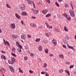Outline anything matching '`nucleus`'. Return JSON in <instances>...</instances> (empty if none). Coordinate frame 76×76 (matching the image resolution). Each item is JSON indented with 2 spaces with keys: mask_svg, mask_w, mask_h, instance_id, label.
Here are the masks:
<instances>
[{
  "mask_svg": "<svg viewBox=\"0 0 76 76\" xmlns=\"http://www.w3.org/2000/svg\"><path fill=\"white\" fill-rule=\"evenodd\" d=\"M69 13L70 16H71L72 17H74L75 16V12H74V11L72 10V9L69 10Z\"/></svg>",
  "mask_w": 76,
  "mask_h": 76,
  "instance_id": "nucleus-1",
  "label": "nucleus"
},
{
  "mask_svg": "<svg viewBox=\"0 0 76 76\" xmlns=\"http://www.w3.org/2000/svg\"><path fill=\"white\" fill-rule=\"evenodd\" d=\"M45 23L46 26V27H47V28L48 29H51L53 28V26H50L49 25L48 23L47 22H45Z\"/></svg>",
  "mask_w": 76,
  "mask_h": 76,
  "instance_id": "nucleus-2",
  "label": "nucleus"
},
{
  "mask_svg": "<svg viewBox=\"0 0 76 76\" xmlns=\"http://www.w3.org/2000/svg\"><path fill=\"white\" fill-rule=\"evenodd\" d=\"M20 7L21 10H24L25 9V6L23 4H21L20 5Z\"/></svg>",
  "mask_w": 76,
  "mask_h": 76,
  "instance_id": "nucleus-3",
  "label": "nucleus"
},
{
  "mask_svg": "<svg viewBox=\"0 0 76 76\" xmlns=\"http://www.w3.org/2000/svg\"><path fill=\"white\" fill-rule=\"evenodd\" d=\"M9 68L11 72H13V73H14V72H15V70L14 69V68H13V67L11 66H9Z\"/></svg>",
  "mask_w": 76,
  "mask_h": 76,
  "instance_id": "nucleus-4",
  "label": "nucleus"
},
{
  "mask_svg": "<svg viewBox=\"0 0 76 76\" xmlns=\"http://www.w3.org/2000/svg\"><path fill=\"white\" fill-rule=\"evenodd\" d=\"M67 47H68V48H69V49H72V50L75 51V49H74L73 47L72 46H70L69 44H67Z\"/></svg>",
  "mask_w": 76,
  "mask_h": 76,
  "instance_id": "nucleus-5",
  "label": "nucleus"
},
{
  "mask_svg": "<svg viewBox=\"0 0 76 76\" xmlns=\"http://www.w3.org/2000/svg\"><path fill=\"white\" fill-rule=\"evenodd\" d=\"M21 38L23 39H25L26 38V35L25 34H22L21 35Z\"/></svg>",
  "mask_w": 76,
  "mask_h": 76,
  "instance_id": "nucleus-6",
  "label": "nucleus"
},
{
  "mask_svg": "<svg viewBox=\"0 0 76 76\" xmlns=\"http://www.w3.org/2000/svg\"><path fill=\"white\" fill-rule=\"evenodd\" d=\"M52 42L55 45H57V40L55 39H53Z\"/></svg>",
  "mask_w": 76,
  "mask_h": 76,
  "instance_id": "nucleus-7",
  "label": "nucleus"
},
{
  "mask_svg": "<svg viewBox=\"0 0 76 76\" xmlns=\"http://www.w3.org/2000/svg\"><path fill=\"white\" fill-rule=\"evenodd\" d=\"M3 41H4V43L5 44V45H6V44H7L8 46H10V44H9V42H7V41L6 42V43H5V41L4 39H3Z\"/></svg>",
  "mask_w": 76,
  "mask_h": 76,
  "instance_id": "nucleus-8",
  "label": "nucleus"
},
{
  "mask_svg": "<svg viewBox=\"0 0 76 76\" xmlns=\"http://www.w3.org/2000/svg\"><path fill=\"white\" fill-rule=\"evenodd\" d=\"M15 16L16 17V18H18V19H20V16L18 15V13H16L15 14Z\"/></svg>",
  "mask_w": 76,
  "mask_h": 76,
  "instance_id": "nucleus-9",
  "label": "nucleus"
},
{
  "mask_svg": "<svg viewBox=\"0 0 76 76\" xmlns=\"http://www.w3.org/2000/svg\"><path fill=\"white\" fill-rule=\"evenodd\" d=\"M30 26L32 28H35L36 27V25L33 23H31L30 24Z\"/></svg>",
  "mask_w": 76,
  "mask_h": 76,
  "instance_id": "nucleus-10",
  "label": "nucleus"
},
{
  "mask_svg": "<svg viewBox=\"0 0 76 76\" xmlns=\"http://www.w3.org/2000/svg\"><path fill=\"white\" fill-rule=\"evenodd\" d=\"M47 12H48V10L46 9L43 10L42 11V13H43V14L45 15L46 13H47Z\"/></svg>",
  "mask_w": 76,
  "mask_h": 76,
  "instance_id": "nucleus-11",
  "label": "nucleus"
},
{
  "mask_svg": "<svg viewBox=\"0 0 76 76\" xmlns=\"http://www.w3.org/2000/svg\"><path fill=\"white\" fill-rule=\"evenodd\" d=\"M11 27L12 29H15V24L14 23H12L11 24Z\"/></svg>",
  "mask_w": 76,
  "mask_h": 76,
  "instance_id": "nucleus-12",
  "label": "nucleus"
},
{
  "mask_svg": "<svg viewBox=\"0 0 76 76\" xmlns=\"http://www.w3.org/2000/svg\"><path fill=\"white\" fill-rule=\"evenodd\" d=\"M16 45L17 47H20V48H22V46L19 45L18 42H16Z\"/></svg>",
  "mask_w": 76,
  "mask_h": 76,
  "instance_id": "nucleus-13",
  "label": "nucleus"
},
{
  "mask_svg": "<svg viewBox=\"0 0 76 76\" xmlns=\"http://www.w3.org/2000/svg\"><path fill=\"white\" fill-rule=\"evenodd\" d=\"M59 57L63 59L64 58V55L63 54H60L59 55Z\"/></svg>",
  "mask_w": 76,
  "mask_h": 76,
  "instance_id": "nucleus-14",
  "label": "nucleus"
},
{
  "mask_svg": "<svg viewBox=\"0 0 76 76\" xmlns=\"http://www.w3.org/2000/svg\"><path fill=\"white\" fill-rule=\"evenodd\" d=\"M42 42L45 44H47L48 42V41L47 39H45L42 40Z\"/></svg>",
  "mask_w": 76,
  "mask_h": 76,
  "instance_id": "nucleus-15",
  "label": "nucleus"
},
{
  "mask_svg": "<svg viewBox=\"0 0 76 76\" xmlns=\"http://www.w3.org/2000/svg\"><path fill=\"white\" fill-rule=\"evenodd\" d=\"M38 49L39 51H41L42 50V46H39L38 48Z\"/></svg>",
  "mask_w": 76,
  "mask_h": 76,
  "instance_id": "nucleus-16",
  "label": "nucleus"
},
{
  "mask_svg": "<svg viewBox=\"0 0 76 76\" xmlns=\"http://www.w3.org/2000/svg\"><path fill=\"white\" fill-rule=\"evenodd\" d=\"M63 16H65L66 18H67L69 17L68 16H69V15H68L67 14L65 13H64V14H63Z\"/></svg>",
  "mask_w": 76,
  "mask_h": 76,
  "instance_id": "nucleus-17",
  "label": "nucleus"
},
{
  "mask_svg": "<svg viewBox=\"0 0 76 76\" xmlns=\"http://www.w3.org/2000/svg\"><path fill=\"white\" fill-rule=\"evenodd\" d=\"M32 1L31 0H28L27 1V2L28 4H30L32 3Z\"/></svg>",
  "mask_w": 76,
  "mask_h": 76,
  "instance_id": "nucleus-18",
  "label": "nucleus"
},
{
  "mask_svg": "<svg viewBox=\"0 0 76 76\" xmlns=\"http://www.w3.org/2000/svg\"><path fill=\"white\" fill-rule=\"evenodd\" d=\"M1 58L2 59H4V60H5V59L6 58V56L3 55H2L1 56Z\"/></svg>",
  "mask_w": 76,
  "mask_h": 76,
  "instance_id": "nucleus-19",
  "label": "nucleus"
},
{
  "mask_svg": "<svg viewBox=\"0 0 76 76\" xmlns=\"http://www.w3.org/2000/svg\"><path fill=\"white\" fill-rule=\"evenodd\" d=\"M21 48H22V47H21V48L20 47V48L17 49V50L18 52H21L22 51Z\"/></svg>",
  "mask_w": 76,
  "mask_h": 76,
  "instance_id": "nucleus-20",
  "label": "nucleus"
},
{
  "mask_svg": "<svg viewBox=\"0 0 76 76\" xmlns=\"http://www.w3.org/2000/svg\"><path fill=\"white\" fill-rule=\"evenodd\" d=\"M64 30L65 31H66V32H68V31H69V30H68V29L67 28L66 26H65L64 27Z\"/></svg>",
  "mask_w": 76,
  "mask_h": 76,
  "instance_id": "nucleus-21",
  "label": "nucleus"
},
{
  "mask_svg": "<svg viewBox=\"0 0 76 76\" xmlns=\"http://www.w3.org/2000/svg\"><path fill=\"white\" fill-rule=\"evenodd\" d=\"M21 14L22 15H23V16H26V13L25 12H21Z\"/></svg>",
  "mask_w": 76,
  "mask_h": 76,
  "instance_id": "nucleus-22",
  "label": "nucleus"
},
{
  "mask_svg": "<svg viewBox=\"0 0 76 76\" xmlns=\"http://www.w3.org/2000/svg\"><path fill=\"white\" fill-rule=\"evenodd\" d=\"M39 13V11L38 10H37L35 11H34V14H38Z\"/></svg>",
  "mask_w": 76,
  "mask_h": 76,
  "instance_id": "nucleus-23",
  "label": "nucleus"
},
{
  "mask_svg": "<svg viewBox=\"0 0 76 76\" xmlns=\"http://www.w3.org/2000/svg\"><path fill=\"white\" fill-rule=\"evenodd\" d=\"M18 70H19V72H20V73H23V72L22 71V70L21 69V68H18Z\"/></svg>",
  "mask_w": 76,
  "mask_h": 76,
  "instance_id": "nucleus-24",
  "label": "nucleus"
},
{
  "mask_svg": "<svg viewBox=\"0 0 76 76\" xmlns=\"http://www.w3.org/2000/svg\"><path fill=\"white\" fill-rule=\"evenodd\" d=\"M41 40V39L39 38H37L35 40V42H39V41H40V40Z\"/></svg>",
  "mask_w": 76,
  "mask_h": 76,
  "instance_id": "nucleus-25",
  "label": "nucleus"
},
{
  "mask_svg": "<svg viewBox=\"0 0 76 76\" xmlns=\"http://www.w3.org/2000/svg\"><path fill=\"white\" fill-rule=\"evenodd\" d=\"M65 72H66V73H67L68 75H70V72H69V71H68V70H65Z\"/></svg>",
  "mask_w": 76,
  "mask_h": 76,
  "instance_id": "nucleus-26",
  "label": "nucleus"
},
{
  "mask_svg": "<svg viewBox=\"0 0 76 76\" xmlns=\"http://www.w3.org/2000/svg\"><path fill=\"white\" fill-rule=\"evenodd\" d=\"M55 31L56 32H59V30H58V29L56 27H55Z\"/></svg>",
  "mask_w": 76,
  "mask_h": 76,
  "instance_id": "nucleus-27",
  "label": "nucleus"
},
{
  "mask_svg": "<svg viewBox=\"0 0 76 76\" xmlns=\"http://www.w3.org/2000/svg\"><path fill=\"white\" fill-rule=\"evenodd\" d=\"M8 62L9 64H13V62H12V61H11V60H8Z\"/></svg>",
  "mask_w": 76,
  "mask_h": 76,
  "instance_id": "nucleus-28",
  "label": "nucleus"
},
{
  "mask_svg": "<svg viewBox=\"0 0 76 76\" xmlns=\"http://www.w3.org/2000/svg\"><path fill=\"white\" fill-rule=\"evenodd\" d=\"M64 38L65 39H66V40H69V36L66 35L65 36Z\"/></svg>",
  "mask_w": 76,
  "mask_h": 76,
  "instance_id": "nucleus-29",
  "label": "nucleus"
},
{
  "mask_svg": "<svg viewBox=\"0 0 76 76\" xmlns=\"http://www.w3.org/2000/svg\"><path fill=\"white\" fill-rule=\"evenodd\" d=\"M12 52H15V50H16V48L14 47H12Z\"/></svg>",
  "mask_w": 76,
  "mask_h": 76,
  "instance_id": "nucleus-30",
  "label": "nucleus"
},
{
  "mask_svg": "<svg viewBox=\"0 0 76 76\" xmlns=\"http://www.w3.org/2000/svg\"><path fill=\"white\" fill-rule=\"evenodd\" d=\"M64 6L66 7V8H67V7H69V4H65Z\"/></svg>",
  "mask_w": 76,
  "mask_h": 76,
  "instance_id": "nucleus-31",
  "label": "nucleus"
},
{
  "mask_svg": "<svg viewBox=\"0 0 76 76\" xmlns=\"http://www.w3.org/2000/svg\"><path fill=\"white\" fill-rule=\"evenodd\" d=\"M45 53H46V54H47V53H48V49H45Z\"/></svg>",
  "mask_w": 76,
  "mask_h": 76,
  "instance_id": "nucleus-32",
  "label": "nucleus"
},
{
  "mask_svg": "<svg viewBox=\"0 0 76 76\" xmlns=\"http://www.w3.org/2000/svg\"><path fill=\"white\" fill-rule=\"evenodd\" d=\"M11 61H12V63L14 64V62H15V58H12Z\"/></svg>",
  "mask_w": 76,
  "mask_h": 76,
  "instance_id": "nucleus-33",
  "label": "nucleus"
},
{
  "mask_svg": "<svg viewBox=\"0 0 76 76\" xmlns=\"http://www.w3.org/2000/svg\"><path fill=\"white\" fill-rule=\"evenodd\" d=\"M63 42L64 44H67V41L66 39H64L63 40Z\"/></svg>",
  "mask_w": 76,
  "mask_h": 76,
  "instance_id": "nucleus-34",
  "label": "nucleus"
},
{
  "mask_svg": "<svg viewBox=\"0 0 76 76\" xmlns=\"http://www.w3.org/2000/svg\"><path fill=\"white\" fill-rule=\"evenodd\" d=\"M12 38H18V36L17 35H12Z\"/></svg>",
  "mask_w": 76,
  "mask_h": 76,
  "instance_id": "nucleus-35",
  "label": "nucleus"
},
{
  "mask_svg": "<svg viewBox=\"0 0 76 76\" xmlns=\"http://www.w3.org/2000/svg\"><path fill=\"white\" fill-rule=\"evenodd\" d=\"M44 67H47V64L45 63L44 64Z\"/></svg>",
  "mask_w": 76,
  "mask_h": 76,
  "instance_id": "nucleus-36",
  "label": "nucleus"
},
{
  "mask_svg": "<svg viewBox=\"0 0 76 76\" xmlns=\"http://www.w3.org/2000/svg\"><path fill=\"white\" fill-rule=\"evenodd\" d=\"M6 6H7V8H9L10 9H11V7H10V6H9L8 4H6Z\"/></svg>",
  "mask_w": 76,
  "mask_h": 76,
  "instance_id": "nucleus-37",
  "label": "nucleus"
},
{
  "mask_svg": "<svg viewBox=\"0 0 76 76\" xmlns=\"http://www.w3.org/2000/svg\"><path fill=\"white\" fill-rule=\"evenodd\" d=\"M45 1L46 2H48L49 4H50V3H51V1H50V0H45Z\"/></svg>",
  "mask_w": 76,
  "mask_h": 76,
  "instance_id": "nucleus-38",
  "label": "nucleus"
},
{
  "mask_svg": "<svg viewBox=\"0 0 76 76\" xmlns=\"http://www.w3.org/2000/svg\"><path fill=\"white\" fill-rule=\"evenodd\" d=\"M57 15L58 16V18H59L60 19H62V18H63V17H62V16H61V15L59 14H57Z\"/></svg>",
  "mask_w": 76,
  "mask_h": 76,
  "instance_id": "nucleus-39",
  "label": "nucleus"
},
{
  "mask_svg": "<svg viewBox=\"0 0 76 76\" xmlns=\"http://www.w3.org/2000/svg\"><path fill=\"white\" fill-rule=\"evenodd\" d=\"M55 4L58 7H60V5H59V4L57 3V2H56L55 3Z\"/></svg>",
  "mask_w": 76,
  "mask_h": 76,
  "instance_id": "nucleus-40",
  "label": "nucleus"
},
{
  "mask_svg": "<svg viewBox=\"0 0 76 76\" xmlns=\"http://www.w3.org/2000/svg\"><path fill=\"white\" fill-rule=\"evenodd\" d=\"M51 16V14H48L47 15H46L45 16L46 18H48V17H49V16Z\"/></svg>",
  "mask_w": 76,
  "mask_h": 76,
  "instance_id": "nucleus-41",
  "label": "nucleus"
},
{
  "mask_svg": "<svg viewBox=\"0 0 76 76\" xmlns=\"http://www.w3.org/2000/svg\"><path fill=\"white\" fill-rule=\"evenodd\" d=\"M68 17H69V18H67L66 19H67L68 20H69L71 19V17L70 16H68Z\"/></svg>",
  "mask_w": 76,
  "mask_h": 76,
  "instance_id": "nucleus-42",
  "label": "nucleus"
},
{
  "mask_svg": "<svg viewBox=\"0 0 76 76\" xmlns=\"http://www.w3.org/2000/svg\"><path fill=\"white\" fill-rule=\"evenodd\" d=\"M11 54L13 56H14V57H16V55L15 54L13 53H11Z\"/></svg>",
  "mask_w": 76,
  "mask_h": 76,
  "instance_id": "nucleus-43",
  "label": "nucleus"
},
{
  "mask_svg": "<svg viewBox=\"0 0 76 76\" xmlns=\"http://www.w3.org/2000/svg\"><path fill=\"white\" fill-rule=\"evenodd\" d=\"M24 58L25 60H28V57L27 56H25Z\"/></svg>",
  "mask_w": 76,
  "mask_h": 76,
  "instance_id": "nucleus-44",
  "label": "nucleus"
},
{
  "mask_svg": "<svg viewBox=\"0 0 76 76\" xmlns=\"http://www.w3.org/2000/svg\"><path fill=\"white\" fill-rule=\"evenodd\" d=\"M32 4L33 5V7L35 9V4H34V2L32 1Z\"/></svg>",
  "mask_w": 76,
  "mask_h": 76,
  "instance_id": "nucleus-45",
  "label": "nucleus"
},
{
  "mask_svg": "<svg viewBox=\"0 0 76 76\" xmlns=\"http://www.w3.org/2000/svg\"><path fill=\"white\" fill-rule=\"evenodd\" d=\"M45 73H46L45 72H41V74L42 75H45Z\"/></svg>",
  "mask_w": 76,
  "mask_h": 76,
  "instance_id": "nucleus-46",
  "label": "nucleus"
},
{
  "mask_svg": "<svg viewBox=\"0 0 76 76\" xmlns=\"http://www.w3.org/2000/svg\"><path fill=\"white\" fill-rule=\"evenodd\" d=\"M29 72L30 73H34V72L33 71H32L31 70H30Z\"/></svg>",
  "mask_w": 76,
  "mask_h": 76,
  "instance_id": "nucleus-47",
  "label": "nucleus"
},
{
  "mask_svg": "<svg viewBox=\"0 0 76 76\" xmlns=\"http://www.w3.org/2000/svg\"><path fill=\"white\" fill-rule=\"evenodd\" d=\"M25 48L26 50H29V47L28 46H25Z\"/></svg>",
  "mask_w": 76,
  "mask_h": 76,
  "instance_id": "nucleus-48",
  "label": "nucleus"
},
{
  "mask_svg": "<svg viewBox=\"0 0 76 76\" xmlns=\"http://www.w3.org/2000/svg\"><path fill=\"white\" fill-rule=\"evenodd\" d=\"M63 72V69H60V70L59 71V72H60V73H62Z\"/></svg>",
  "mask_w": 76,
  "mask_h": 76,
  "instance_id": "nucleus-49",
  "label": "nucleus"
},
{
  "mask_svg": "<svg viewBox=\"0 0 76 76\" xmlns=\"http://www.w3.org/2000/svg\"><path fill=\"white\" fill-rule=\"evenodd\" d=\"M73 67H74V66H73V65H71L70 67H69L70 69H72V68H73Z\"/></svg>",
  "mask_w": 76,
  "mask_h": 76,
  "instance_id": "nucleus-50",
  "label": "nucleus"
},
{
  "mask_svg": "<svg viewBox=\"0 0 76 76\" xmlns=\"http://www.w3.org/2000/svg\"><path fill=\"white\" fill-rule=\"evenodd\" d=\"M45 35H46V36L47 37H49V35H48L47 33H45Z\"/></svg>",
  "mask_w": 76,
  "mask_h": 76,
  "instance_id": "nucleus-51",
  "label": "nucleus"
},
{
  "mask_svg": "<svg viewBox=\"0 0 76 76\" xmlns=\"http://www.w3.org/2000/svg\"><path fill=\"white\" fill-rule=\"evenodd\" d=\"M2 53H3L4 54H6V52L4 51H1Z\"/></svg>",
  "mask_w": 76,
  "mask_h": 76,
  "instance_id": "nucleus-52",
  "label": "nucleus"
},
{
  "mask_svg": "<svg viewBox=\"0 0 76 76\" xmlns=\"http://www.w3.org/2000/svg\"><path fill=\"white\" fill-rule=\"evenodd\" d=\"M1 69L2 70H3L4 71V72H6V69H4V68H1Z\"/></svg>",
  "mask_w": 76,
  "mask_h": 76,
  "instance_id": "nucleus-53",
  "label": "nucleus"
},
{
  "mask_svg": "<svg viewBox=\"0 0 76 76\" xmlns=\"http://www.w3.org/2000/svg\"><path fill=\"white\" fill-rule=\"evenodd\" d=\"M27 37H28V38H31V36H30V35H29L28 34Z\"/></svg>",
  "mask_w": 76,
  "mask_h": 76,
  "instance_id": "nucleus-54",
  "label": "nucleus"
},
{
  "mask_svg": "<svg viewBox=\"0 0 76 76\" xmlns=\"http://www.w3.org/2000/svg\"><path fill=\"white\" fill-rule=\"evenodd\" d=\"M63 47L64 48H66V46L64 45H63Z\"/></svg>",
  "mask_w": 76,
  "mask_h": 76,
  "instance_id": "nucleus-55",
  "label": "nucleus"
},
{
  "mask_svg": "<svg viewBox=\"0 0 76 76\" xmlns=\"http://www.w3.org/2000/svg\"><path fill=\"white\" fill-rule=\"evenodd\" d=\"M45 76H49V75H48V74L47 72H46Z\"/></svg>",
  "mask_w": 76,
  "mask_h": 76,
  "instance_id": "nucleus-56",
  "label": "nucleus"
},
{
  "mask_svg": "<svg viewBox=\"0 0 76 76\" xmlns=\"http://www.w3.org/2000/svg\"><path fill=\"white\" fill-rule=\"evenodd\" d=\"M66 64H70V62H66Z\"/></svg>",
  "mask_w": 76,
  "mask_h": 76,
  "instance_id": "nucleus-57",
  "label": "nucleus"
},
{
  "mask_svg": "<svg viewBox=\"0 0 76 76\" xmlns=\"http://www.w3.org/2000/svg\"><path fill=\"white\" fill-rule=\"evenodd\" d=\"M71 6L72 7V10H73V5L72 4H71Z\"/></svg>",
  "mask_w": 76,
  "mask_h": 76,
  "instance_id": "nucleus-58",
  "label": "nucleus"
},
{
  "mask_svg": "<svg viewBox=\"0 0 76 76\" xmlns=\"http://www.w3.org/2000/svg\"><path fill=\"white\" fill-rule=\"evenodd\" d=\"M31 18H32V19H36V17L34 16H32L31 17Z\"/></svg>",
  "mask_w": 76,
  "mask_h": 76,
  "instance_id": "nucleus-59",
  "label": "nucleus"
},
{
  "mask_svg": "<svg viewBox=\"0 0 76 76\" xmlns=\"http://www.w3.org/2000/svg\"><path fill=\"white\" fill-rule=\"evenodd\" d=\"M53 54H49V56H50V57H53Z\"/></svg>",
  "mask_w": 76,
  "mask_h": 76,
  "instance_id": "nucleus-60",
  "label": "nucleus"
},
{
  "mask_svg": "<svg viewBox=\"0 0 76 76\" xmlns=\"http://www.w3.org/2000/svg\"><path fill=\"white\" fill-rule=\"evenodd\" d=\"M30 56H34V54H33V53H30Z\"/></svg>",
  "mask_w": 76,
  "mask_h": 76,
  "instance_id": "nucleus-61",
  "label": "nucleus"
},
{
  "mask_svg": "<svg viewBox=\"0 0 76 76\" xmlns=\"http://www.w3.org/2000/svg\"><path fill=\"white\" fill-rule=\"evenodd\" d=\"M62 0H58V2H61V1H62Z\"/></svg>",
  "mask_w": 76,
  "mask_h": 76,
  "instance_id": "nucleus-62",
  "label": "nucleus"
},
{
  "mask_svg": "<svg viewBox=\"0 0 76 76\" xmlns=\"http://www.w3.org/2000/svg\"><path fill=\"white\" fill-rule=\"evenodd\" d=\"M21 22L22 25H23V21H21Z\"/></svg>",
  "mask_w": 76,
  "mask_h": 76,
  "instance_id": "nucleus-63",
  "label": "nucleus"
},
{
  "mask_svg": "<svg viewBox=\"0 0 76 76\" xmlns=\"http://www.w3.org/2000/svg\"><path fill=\"white\" fill-rule=\"evenodd\" d=\"M38 5H39V4H41V3H40V2H39L38 3Z\"/></svg>",
  "mask_w": 76,
  "mask_h": 76,
  "instance_id": "nucleus-64",
  "label": "nucleus"
}]
</instances>
